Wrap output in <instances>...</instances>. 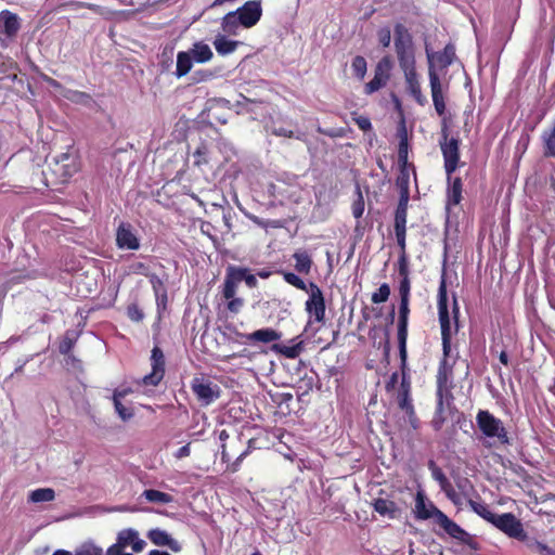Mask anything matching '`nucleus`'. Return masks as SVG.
I'll return each mask as SVG.
<instances>
[{"label": "nucleus", "mask_w": 555, "mask_h": 555, "mask_svg": "<svg viewBox=\"0 0 555 555\" xmlns=\"http://www.w3.org/2000/svg\"><path fill=\"white\" fill-rule=\"evenodd\" d=\"M425 52L428 63V77L433 103L436 113L439 116H443L446 113V102L440 73L446 70L454 62L455 47L452 43H448L441 52L435 53L426 44Z\"/></svg>", "instance_id": "1"}, {"label": "nucleus", "mask_w": 555, "mask_h": 555, "mask_svg": "<svg viewBox=\"0 0 555 555\" xmlns=\"http://www.w3.org/2000/svg\"><path fill=\"white\" fill-rule=\"evenodd\" d=\"M453 367L447 361L439 363L437 372V408L431 425L436 430H440L446 418L443 416L444 403L450 405L453 401L452 389Z\"/></svg>", "instance_id": "2"}, {"label": "nucleus", "mask_w": 555, "mask_h": 555, "mask_svg": "<svg viewBox=\"0 0 555 555\" xmlns=\"http://www.w3.org/2000/svg\"><path fill=\"white\" fill-rule=\"evenodd\" d=\"M393 37L395 51L401 70L415 67V46L409 29L403 24L397 23L393 29Z\"/></svg>", "instance_id": "3"}, {"label": "nucleus", "mask_w": 555, "mask_h": 555, "mask_svg": "<svg viewBox=\"0 0 555 555\" xmlns=\"http://www.w3.org/2000/svg\"><path fill=\"white\" fill-rule=\"evenodd\" d=\"M243 281L250 288L256 287L258 284L256 275L248 268L228 266L222 285L223 298L233 297L236 294L237 285Z\"/></svg>", "instance_id": "4"}, {"label": "nucleus", "mask_w": 555, "mask_h": 555, "mask_svg": "<svg viewBox=\"0 0 555 555\" xmlns=\"http://www.w3.org/2000/svg\"><path fill=\"white\" fill-rule=\"evenodd\" d=\"M476 423L487 438L496 439L501 444L509 443L503 422L489 411H479L476 416Z\"/></svg>", "instance_id": "5"}, {"label": "nucleus", "mask_w": 555, "mask_h": 555, "mask_svg": "<svg viewBox=\"0 0 555 555\" xmlns=\"http://www.w3.org/2000/svg\"><path fill=\"white\" fill-rule=\"evenodd\" d=\"M444 160V169L448 176L453 173L460 162V139L449 138V130L446 120L442 122L441 139L439 141Z\"/></svg>", "instance_id": "6"}, {"label": "nucleus", "mask_w": 555, "mask_h": 555, "mask_svg": "<svg viewBox=\"0 0 555 555\" xmlns=\"http://www.w3.org/2000/svg\"><path fill=\"white\" fill-rule=\"evenodd\" d=\"M191 389L203 406H207L216 401L221 392L217 384L204 377H194L191 382Z\"/></svg>", "instance_id": "7"}, {"label": "nucleus", "mask_w": 555, "mask_h": 555, "mask_svg": "<svg viewBox=\"0 0 555 555\" xmlns=\"http://www.w3.org/2000/svg\"><path fill=\"white\" fill-rule=\"evenodd\" d=\"M306 292L309 295L305 304L307 313L313 317L317 322L323 323L325 320V299L323 292L313 282L309 283V288Z\"/></svg>", "instance_id": "8"}, {"label": "nucleus", "mask_w": 555, "mask_h": 555, "mask_svg": "<svg viewBox=\"0 0 555 555\" xmlns=\"http://www.w3.org/2000/svg\"><path fill=\"white\" fill-rule=\"evenodd\" d=\"M492 525L504 532L509 538L522 541L526 538V531L521 521L512 513H504L495 516Z\"/></svg>", "instance_id": "9"}, {"label": "nucleus", "mask_w": 555, "mask_h": 555, "mask_svg": "<svg viewBox=\"0 0 555 555\" xmlns=\"http://www.w3.org/2000/svg\"><path fill=\"white\" fill-rule=\"evenodd\" d=\"M391 69L392 61L390 56L382 57L375 66L373 79L364 86L365 94H372L384 88L390 78Z\"/></svg>", "instance_id": "10"}, {"label": "nucleus", "mask_w": 555, "mask_h": 555, "mask_svg": "<svg viewBox=\"0 0 555 555\" xmlns=\"http://www.w3.org/2000/svg\"><path fill=\"white\" fill-rule=\"evenodd\" d=\"M410 314V299H400L399 305V319H398V347L399 357L404 362L408 359L406 340H408V324Z\"/></svg>", "instance_id": "11"}, {"label": "nucleus", "mask_w": 555, "mask_h": 555, "mask_svg": "<svg viewBox=\"0 0 555 555\" xmlns=\"http://www.w3.org/2000/svg\"><path fill=\"white\" fill-rule=\"evenodd\" d=\"M152 372L137 382L138 385L157 386L165 375V357L162 349L155 346L151 354Z\"/></svg>", "instance_id": "12"}, {"label": "nucleus", "mask_w": 555, "mask_h": 555, "mask_svg": "<svg viewBox=\"0 0 555 555\" xmlns=\"http://www.w3.org/2000/svg\"><path fill=\"white\" fill-rule=\"evenodd\" d=\"M436 524H438L444 530V532L451 538L476 548L473 543L470 534L466 532L462 527H460L456 522H454L452 519H450L443 512H438Z\"/></svg>", "instance_id": "13"}, {"label": "nucleus", "mask_w": 555, "mask_h": 555, "mask_svg": "<svg viewBox=\"0 0 555 555\" xmlns=\"http://www.w3.org/2000/svg\"><path fill=\"white\" fill-rule=\"evenodd\" d=\"M428 468L431 473V477L439 483L441 491L446 494V496L455 505L461 504V496L454 490L452 483L442 472V469L434 462H428Z\"/></svg>", "instance_id": "14"}, {"label": "nucleus", "mask_w": 555, "mask_h": 555, "mask_svg": "<svg viewBox=\"0 0 555 555\" xmlns=\"http://www.w3.org/2000/svg\"><path fill=\"white\" fill-rule=\"evenodd\" d=\"M235 11L238 15V22H241L244 28L255 26L262 15L261 3L255 0L245 2Z\"/></svg>", "instance_id": "15"}, {"label": "nucleus", "mask_w": 555, "mask_h": 555, "mask_svg": "<svg viewBox=\"0 0 555 555\" xmlns=\"http://www.w3.org/2000/svg\"><path fill=\"white\" fill-rule=\"evenodd\" d=\"M116 245L119 249L138 250L141 246L130 223L121 222L116 230Z\"/></svg>", "instance_id": "16"}, {"label": "nucleus", "mask_w": 555, "mask_h": 555, "mask_svg": "<svg viewBox=\"0 0 555 555\" xmlns=\"http://www.w3.org/2000/svg\"><path fill=\"white\" fill-rule=\"evenodd\" d=\"M438 315L439 323L441 328V334L451 333V321L448 309V295H447V284L446 280L442 276L439 288H438Z\"/></svg>", "instance_id": "17"}, {"label": "nucleus", "mask_w": 555, "mask_h": 555, "mask_svg": "<svg viewBox=\"0 0 555 555\" xmlns=\"http://www.w3.org/2000/svg\"><path fill=\"white\" fill-rule=\"evenodd\" d=\"M408 92L414 98L420 105L427 103L426 98L422 93L420 77L416 73V66L402 69Z\"/></svg>", "instance_id": "18"}, {"label": "nucleus", "mask_w": 555, "mask_h": 555, "mask_svg": "<svg viewBox=\"0 0 555 555\" xmlns=\"http://www.w3.org/2000/svg\"><path fill=\"white\" fill-rule=\"evenodd\" d=\"M21 28L20 17L17 14L3 10L0 12V38L11 39L15 37Z\"/></svg>", "instance_id": "19"}, {"label": "nucleus", "mask_w": 555, "mask_h": 555, "mask_svg": "<svg viewBox=\"0 0 555 555\" xmlns=\"http://www.w3.org/2000/svg\"><path fill=\"white\" fill-rule=\"evenodd\" d=\"M147 538L156 546H168L175 553H179L182 548L180 542L173 539L167 531L159 528L151 529L147 532Z\"/></svg>", "instance_id": "20"}, {"label": "nucleus", "mask_w": 555, "mask_h": 555, "mask_svg": "<svg viewBox=\"0 0 555 555\" xmlns=\"http://www.w3.org/2000/svg\"><path fill=\"white\" fill-rule=\"evenodd\" d=\"M441 512L434 503L426 502L425 496L422 492H417L415 500V516L418 519L433 518L437 522V514Z\"/></svg>", "instance_id": "21"}, {"label": "nucleus", "mask_w": 555, "mask_h": 555, "mask_svg": "<svg viewBox=\"0 0 555 555\" xmlns=\"http://www.w3.org/2000/svg\"><path fill=\"white\" fill-rule=\"evenodd\" d=\"M272 350L288 359H296L304 350V340L297 336L289 344H274Z\"/></svg>", "instance_id": "22"}, {"label": "nucleus", "mask_w": 555, "mask_h": 555, "mask_svg": "<svg viewBox=\"0 0 555 555\" xmlns=\"http://www.w3.org/2000/svg\"><path fill=\"white\" fill-rule=\"evenodd\" d=\"M241 336L249 341H258V343L269 344V343L279 340L282 335L280 332L275 331L271 327H264V328L257 330L249 334H243Z\"/></svg>", "instance_id": "23"}, {"label": "nucleus", "mask_w": 555, "mask_h": 555, "mask_svg": "<svg viewBox=\"0 0 555 555\" xmlns=\"http://www.w3.org/2000/svg\"><path fill=\"white\" fill-rule=\"evenodd\" d=\"M373 507L376 513L383 517L395 519L399 516L400 509L393 501L388 499L378 498L373 502Z\"/></svg>", "instance_id": "24"}, {"label": "nucleus", "mask_w": 555, "mask_h": 555, "mask_svg": "<svg viewBox=\"0 0 555 555\" xmlns=\"http://www.w3.org/2000/svg\"><path fill=\"white\" fill-rule=\"evenodd\" d=\"M449 186L447 191V206H456L462 201V180L461 178L456 177L453 180H451V177L448 176Z\"/></svg>", "instance_id": "25"}, {"label": "nucleus", "mask_w": 555, "mask_h": 555, "mask_svg": "<svg viewBox=\"0 0 555 555\" xmlns=\"http://www.w3.org/2000/svg\"><path fill=\"white\" fill-rule=\"evenodd\" d=\"M188 52L191 53L193 61L196 63H206L214 55L209 46L204 42H195Z\"/></svg>", "instance_id": "26"}, {"label": "nucleus", "mask_w": 555, "mask_h": 555, "mask_svg": "<svg viewBox=\"0 0 555 555\" xmlns=\"http://www.w3.org/2000/svg\"><path fill=\"white\" fill-rule=\"evenodd\" d=\"M193 62L191 53L188 51H180L177 54V66L175 72L177 78L185 76L191 70Z\"/></svg>", "instance_id": "27"}, {"label": "nucleus", "mask_w": 555, "mask_h": 555, "mask_svg": "<svg viewBox=\"0 0 555 555\" xmlns=\"http://www.w3.org/2000/svg\"><path fill=\"white\" fill-rule=\"evenodd\" d=\"M238 44V41L230 40L224 35H217L214 40V47L220 55L233 53Z\"/></svg>", "instance_id": "28"}, {"label": "nucleus", "mask_w": 555, "mask_h": 555, "mask_svg": "<svg viewBox=\"0 0 555 555\" xmlns=\"http://www.w3.org/2000/svg\"><path fill=\"white\" fill-rule=\"evenodd\" d=\"M240 27H242V24L238 22L236 11L227 13L221 20V28L228 35L236 36Z\"/></svg>", "instance_id": "29"}, {"label": "nucleus", "mask_w": 555, "mask_h": 555, "mask_svg": "<svg viewBox=\"0 0 555 555\" xmlns=\"http://www.w3.org/2000/svg\"><path fill=\"white\" fill-rule=\"evenodd\" d=\"M398 273L401 278L400 284H399L400 299H404V298L410 299L411 281L409 278V274H410L409 264L398 266Z\"/></svg>", "instance_id": "30"}, {"label": "nucleus", "mask_w": 555, "mask_h": 555, "mask_svg": "<svg viewBox=\"0 0 555 555\" xmlns=\"http://www.w3.org/2000/svg\"><path fill=\"white\" fill-rule=\"evenodd\" d=\"M525 545L533 553L539 555H555V550L544 544L541 541H538L535 538L529 537L526 534V538L522 539Z\"/></svg>", "instance_id": "31"}, {"label": "nucleus", "mask_w": 555, "mask_h": 555, "mask_svg": "<svg viewBox=\"0 0 555 555\" xmlns=\"http://www.w3.org/2000/svg\"><path fill=\"white\" fill-rule=\"evenodd\" d=\"M293 258L295 259V269L299 273L308 274L312 267L311 256L306 250H297Z\"/></svg>", "instance_id": "32"}, {"label": "nucleus", "mask_w": 555, "mask_h": 555, "mask_svg": "<svg viewBox=\"0 0 555 555\" xmlns=\"http://www.w3.org/2000/svg\"><path fill=\"white\" fill-rule=\"evenodd\" d=\"M55 499V492L51 488H39L29 493L28 501L33 503L51 502Z\"/></svg>", "instance_id": "33"}, {"label": "nucleus", "mask_w": 555, "mask_h": 555, "mask_svg": "<svg viewBox=\"0 0 555 555\" xmlns=\"http://www.w3.org/2000/svg\"><path fill=\"white\" fill-rule=\"evenodd\" d=\"M141 496L145 498L149 502H152V503L167 504V503L173 502L172 495L162 492V491H158V490H155V489L144 490L142 492Z\"/></svg>", "instance_id": "34"}, {"label": "nucleus", "mask_w": 555, "mask_h": 555, "mask_svg": "<svg viewBox=\"0 0 555 555\" xmlns=\"http://www.w3.org/2000/svg\"><path fill=\"white\" fill-rule=\"evenodd\" d=\"M468 505L470 508L479 515L481 518L487 520L488 522L492 524L493 519L495 518L496 514H494L487 504L482 502H477L474 500L468 501Z\"/></svg>", "instance_id": "35"}, {"label": "nucleus", "mask_w": 555, "mask_h": 555, "mask_svg": "<svg viewBox=\"0 0 555 555\" xmlns=\"http://www.w3.org/2000/svg\"><path fill=\"white\" fill-rule=\"evenodd\" d=\"M395 234L400 249L398 266L409 264V256L406 253V231H395Z\"/></svg>", "instance_id": "36"}, {"label": "nucleus", "mask_w": 555, "mask_h": 555, "mask_svg": "<svg viewBox=\"0 0 555 555\" xmlns=\"http://www.w3.org/2000/svg\"><path fill=\"white\" fill-rule=\"evenodd\" d=\"M399 138H400V142H399V149H398V162H399V165L405 166L406 164H409L408 163L409 144H408L406 130L404 127H402L399 130Z\"/></svg>", "instance_id": "37"}, {"label": "nucleus", "mask_w": 555, "mask_h": 555, "mask_svg": "<svg viewBox=\"0 0 555 555\" xmlns=\"http://www.w3.org/2000/svg\"><path fill=\"white\" fill-rule=\"evenodd\" d=\"M544 143V155L555 157V126L542 135Z\"/></svg>", "instance_id": "38"}, {"label": "nucleus", "mask_w": 555, "mask_h": 555, "mask_svg": "<svg viewBox=\"0 0 555 555\" xmlns=\"http://www.w3.org/2000/svg\"><path fill=\"white\" fill-rule=\"evenodd\" d=\"M351 68L353 70L354 76L358 79L363 80L366 74L367 63L363 56L357 55L352 60Z\"/></svg>", "instance_id": "39"}, {"label": "nucleus", "mask_w": 555, "mask_h": 555, "mask_svg": "<svg viewBox=\"0 0 555 555\" xmlns=\"http://www.w3.org/2000/svg\"><path fill=\"white\" fill-rule=\"evenodd\" d=\"M147 278L152 285L156 299L159 300L160 296H163L164 299H166L167 295L163 280L155 273H151Z\"/></svg>", "instance_id": "40"}, {"label": "nucleus", "mask_w": 555, "mask_h": 555, "mask_svg": "<svg viewBox=\"0 0 555 555\" xmlns=\"http://www.w3.org/2000/svg\"><path fill=\"white\" fill-rule=\"evenodd\" d=\"M396 184L399 190H409L410 185V165H400V172L397 177Z\"/></svg>", "instance_id": "41"}, {"label": "nucleus", "mask_w": 555, "mask_h": 555, "mask_svg": "<svg viewBox=\"0 0 555 555\" xmlns=\"http://www.w3.org/2000/svg\"><path fill=\"white\" fill-rule=\"evenodd\" d=\"M138 535L139 533L134 529H124L118 533L117 541L122 547H126L127 545H131Z\"/></svg>", "instance_id": "42"}, {"label": "nucleus", "mask_w": 555, "mask_h": 555, "mask_svg": "<svg viewBox=\"0 0 555 555\" xmlns=\"http://www.w3.org/2000/svg\"><path fill=\"white\" fill-rule=\"evenodd\" d=\"M282 274L284 281L287 282L289 285L305 292L309 288V285H307L305 281L297 274L293 272H282Z\"/></svg>", "instance_id": "43"}, {"label": "nucleus", "mask_w": 555, "mask_h": 555, "mask_svg": "<svg viewBox=\"0 0 555 555\" xmlns=\"http://www.w3.org/2000/svg\"><path fill=\"white\" fill-rule=\"evenodd\" d=\"M390 296V287L387 283H383L379 288L372 294L373 304H382L388 300Z\"/></svg>", "instance_id": "44"}, {"label": "nucleus", "mask_w": 555, "mask_h": 555, "mask_svg": "<svg viewBox=\"0 0 555 555\" xmlns=\"http://www.w3.org/2000/svg\"><path fill=\"white\" fill-rule=\"evenodd\" d=\"M114 408L118 416L127 422L133 417V410L131 408H127L121 403V400L113 399Z\"/></svg>", "instance_id": "45"}, {"label": "nucleus", "mask_w": 555, "mask_h": 555, "mask_svg": "<svg viewBox=\"0 0 555 555\" xmlns=\"http://www.w3.org/2000/svg\"><path fill=\"white\" fill-rule=\"evenodd\" d=\"M406 209L397 208L395 212V231H406Z\"/></svg>", "instance_id": "46"}, {"label": "nucleus", "mask_w": 555, "mask_h": 555, "mask_svg": "<svg viewBox=\"0 0 555 555\" xmlns=\"http://www.w3.org/2000/svg\"><path fill=\"white\" fill-rule=\"evenodd\" d=\"M75 555H103V551L92 543H85L75 551Z\"/></svg>", "instance_id": "47"}, {"label": "nucleus", "mask_w": 555, "mask_h": 555, "mask_svg": "<svg viewBox=\"0 0 555 555\" xmlns=\"http://www.w3.org/2000/svg\"><path fill=\"white\" fill-rule=\"evenodd\" d=\"M400 362H401L402 379H401V385H400V391L399 392L405 393V391H406V393H410V391H411V382H410V376H409V373H408L406 360L403 362L400 359Z\"/></svg>", "instance_id": "48"}, {"label": "nucleus", "mask_w": 555, "mask_h": 555, "mask_svg": "<svg viewBox=\"0 0 555 555\" xmlns=\"http://www.w3.org/2000/svg\"><path fill=\"white\" fill-rule=\"evenodd\" d=\"M127 315L131 321L140 322L144 318V313L137 304H131L127 307Z\"/></svg>", "instance_id": "49"}, {"label": "nucleus", "mask_w": 555, "mask_h": 555, "mask_svg": "<svg viewBox=\"0 0 555 555\" xmlns=\"http://www.w3.org/2000/svg\"><path fill=\"white\" fill-rule=\"evenodd\" d=\"M75 345V338L72 337L68 333L63 337L59 345V351L62 354H68Z\"/></svg>", "instance_id": "50"}, {"label": "nucleus", "mask_w": 555, "mask_h": 555, "mask_svg": "<svg viewBox=\"0 0 555 555\" xmlns=\"http://www.w3.org/2000/svg\"><path fill=\"white\" fill-rule=\"evenodd\" d=\"M228 300L227 308L232 313H238L244 306V299L240 297L225 298Z\"/></svg>", "instance_id": "51"}, {"label": "nucleus", "mask_w": 555, "mask_h": 555, "mask_svg": "<svg viewBox=\"0 0 555 555\" xmlns=\"http://www.w3.org/2000/svg\"><path fill=\"white\" fill-rule=\"evenodd\" d=\"M378 42L384 47L388 48L391 42V31L389 27H383L377 31Z\"/></svg>", "instance_id": "52"}, {"label": "nucleus", "mask_w": 555, "mask_h": 555, "mask_svg": "<svg viewBox=\"0 0 555 555\" xmlns=\"http://www.w3.org/2000/svg\"><path fill=\"white\" fill-rule=\"evenodd\" d=\"M129 270L133 274H141L144 276H149L151 274L150 267L141 261L133 262L129 266Z\"/></svg>", "instance_id": "53"}, {"label": "nucleus", "mask_w": 555, "mask_h": 555, "mask_svg": "<svg viewBox=\"0 0 555 555\" xmlns=\"http://www.w3.org/2000/svg\"><path fill=\"white\" fill-rule=\"evenodd\" d=\"M273 133L275 135H279V137H286V138L295 137L298 140H301L302 137L305 135L302 132H298L297 134H295L293 130L287 129V128H285L283 126L274 127L273 128Z\"/></svg>", "instance_id": "54"}, {"label": "nucleus", "mask_w": 555, "mask_h": 555, "mask_svg": "<svg viewBox=\"0 0 555 555\" xmlns=\"http://www.w3.org/2000/svg\"><path fill=\"white\" fill-rule=\"evenodd\" d=\"M398 405L403 411L414 408L410 393L399 392V395H398Z\"/></svg>", "instance_id": "55"}, {"label": "nucleus", "mask_w": 555, "mask_h": 555, "mask_svg": "<svg viewBox=\"0 0 555 555\" xmlns=\"http://www.w3.org/2000/svg\"><path fill=\"white\" fill-rule=\"evenodd\" d=\"M441 340H442V351H443V359L440 361H447V358L449 357V353L451 351V333L441 334Z\"/></svg>", "instance_id": "56"}, {"label": "nucleus", "mask_w": 555, "mask_h": 555, "mask_svg": "<svg viewBox=\"0 0 555 555\" xmlns=\"http://www.w3.org/2000/svg\"><path fill=\"white\" fill-rule=\"evenodd\" d=\"M364 212V201L361 194L359 198L352 205V215L354 218H361Z\"/></svg>", "instance_id": "57"}, {"label": "nucleus", "mask_w": 555, "mask_h": 555, "mask_svg": "<svg viewBox=\"0 0 555 555\" xmlns=\"http://www.w3.org/2000/svg\"><path fill=\"white\" fill-rule=\"evenodd\" d=\"M212 76L214 75L211 72L201 69V70H197L194 73L193 80L195 82L207 81V80H210L212 78Z\"/></svg>", "instance_id": "58"}, {"label": "nucleus", "mask_w": 555, "mask_h": 555, "mask_svg": "<svg viewBox=\"0 0 555 555\" xmlns=\"http://www.w3.org/2000/svg\"><path fill=\"white\" fill-rule=\"evenodd\" d=\"M194 158H195V162L194 164L196 166H201L202 164H206L207 163V158H206V147L205 146H202V147H198L195 153H194Z\"/></svg>", "instance_id": "59"}, {"label": "nucleus", "mask_w": 555, "mask_h": 555, "mask_svg": "<svg viewBox=\"0 0 555 555\" xmlns=\"http://www.w3.org/2000/svg\"><path fill=\"white\" fill-rule=\"evenodd\" d=\"M408 417V422L414 429L418 428L420 421L416 416L414 408L404 411Z\"/></svg>", "instance_id": "60"}, {"label": "nucleus", "mask_w": 555, "mask_h": 555, "mask_svg": "<svg viewBox=\"0 0 555 555\" xmlns=\"http://www.w3.org/2000/svg\"><path fill=\"white\" fill-rule=\"evenodd\" d=\"M410 199V192L409 190H400V198L397 208L400 209H406L408 210V204Z\"/></svg>", "instance_id": "61"}, {"label": "nucleus", "mask_w": 555, "mask_h": 555, "mask_svg": "<svg viewBox=\"0 0 555 555\" xmlns=\"http://www.w3.org/2000/svg\"><path fill=\"white\" fill-rule=\"evenodd\" d=\"M356 122H357L358 127L363 131H367V130L372 129V124L367 117H359L356 119Z\"/></svg>", "instance_id": "62"}, {"label": "nucleus", "mask_w": 555, "mask_h": 555, "mask_svg": "<svg viewBox=\"0 0 555 555\" xmlns=\"http://www.w3.org/2000/svg\"><path fill=\"white\" fill-rule=\"evenodd\" d=\"M121 544L117 541L116 544H113L107 548L106 555H124L125 553H121Z\"/></svg>", "instance_id": "63"}, {"label": "nucleus", "mask_w": 555, "mask_h": 555, "mask_svg": "<svg viewBox=\"0 0 555 555\" xmlns=\"http://www.w3.org/2000/svg\"><path fill=\"white\" fill-rule=\"evenodd\" d=\"M190 453H191L190 443H188V444L179 448L178 451L176 452L175 456L177 459H183V457L189 456Z\"/></svg>", "instance_id": "64"}]
</instances>
